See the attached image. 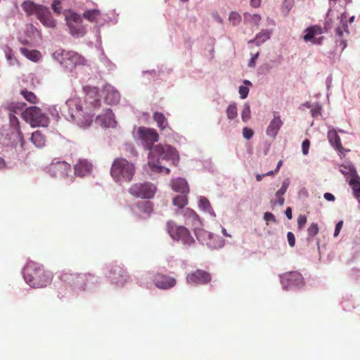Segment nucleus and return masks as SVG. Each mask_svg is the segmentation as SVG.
Returning <instances> with one entry per match:
<instances>
[{
    "label": "nucleus",
    "instance_id": "nucleus-4",
    "mask_svg": "<svg viewBox=\"0 0 360 360\" xmlns=\"http://www.w3.org/2000/svg\"><path fill=\"white\" fill-rule=\"evenodd\" d=\"M25 283L32 288H43L49 285L53 278L51 271L35 262L30 261L22 269Z\"/></svg>",
    "mask_w": 360,
    "mask_h": 360
},
{
    "label": "nucleus",
    "instance_id": "nucleus-18",
    "mask_svg": "<svg viewBox=\"0 0 360 360\" xmlns=\"http://www.w3.org/2000/svg\"><path fill=\"white\" fill-rule=\"evenodd\" d=\"M0 145L3 147L14 149L16 153L22 150L20 148L18 136H15V133L14 132H0Z\"/></svg>",
    "mask_w": 360,
    "mask_h": 360
},
{
    "label": "nucleus",
    "instance_id": "nucleus-22",
    "mask_svg": "<svg viewBox=\"0 0 360 360\" xmlns=\"http://www.w3.org/2000/svg\"><path fill=\"white\" fill-rule=\"evenodd\" d=\"M327 137L333 148L340 154L345 155V152H347L348 150H345L342 147L340 137L338 134L336 129L330 128L328 131Z\"/></svg>",
    "mask_w": 360,
    "mask_h": 360
},
{
    "label": "nucleus",
    "instance_id": "nucleus-34",
    "mask_svg": "<svg viewBox=\"0 0 360 360\" xmlns=\"http://www.w3.org/2000/svg\"><path fill=\"white\" fill-rule=\"evenodd\" d=\"M271 34V31L269 30H262L259 32L255 39L248 41V44L255 43L257 46H260L266 41H267Z\"/></svg>",
    "mask_w": 360,
    "mask_h": 360
},
{
    "label": "nucleus",
    "instance_id": "nucleus-10",
    "mask_svg": "<svg viewBox=\"0 0 360 360\" xmlns=\"http://www.w3.org/2000/svg\"><path fill=\"white\" fill-rule=\"evenodd\" d=\"M23 120L29 123L32 127H47L49 119L47 115L42 112L41 110L37 106L27 108L21 113Z\"/></svg>",
    "mask_w": 360,
    "mask_h": 360
},
{
    "label": "nucleus",
    "instance_id": "nucleus-46",
    "mask_svg": "<svg viewBox=\"0 0 360 360\" xmlns=\"http://www.w3.org/2000/svg\"><path fill=\"white\" fill-rule=\"evenodd\" d=\"M290 185V181L288 179H285L282 182L281 187L276 192L275 197H283L286 193L288 188Z\"/></svg>",
    "mask_w": 360,
    "mask_h": 360
},
{
    "label": "nucleus",
    "instance_id": "nucleus-45",
    "mask_svg": "<svg viewBox=\"0 0 360 360\" xmlns=\"http://www.w3.org/2000/svg\"><path fill=\"white\" fill-rule=\"evenodd\" d=\"M337 18L340 20V23L341 24L342 30L343 32H345L347 34H349L348 25H347V15L345 12L342 13L340 16H338Z\"/></svg>",
    "mask_w": 360,
    "mask_h": 360
},
{
    "label": "nucleus",
    "instance_id": "nucleus-17",
    "mask_svg": "<svg viewBox=\"0 0 360 360\" xmlns=\"http://www.w3.org/2000/svg\"><path fill=\"white\" fill-rule=\"evenodd\" d=\"M211 278V275L207 271L197 269L188 274L186 281L191 285H205L208 283Z\"/></svg>",
    "mask_w": 360,
    "mask_h": 360
},
{
    "label": "nucleus",
    "instance_id": "nucleus-24",
    "mask_svg": "<svg viewBox=\"0 0 360 360\" xmlns=\"http://www.w3.org/2000/svg\"><path fill=\"white\" fill-rule=\"evenodd\" d=\"M103 94L105 102L108 105L117 104L120 100V93L110 84H105L103 86Z\"/></svg>",
    "mask_w": 360,
    "mask_h": 360
},
{
    "label": "nucleus",
    "instance_id": "nucleus-32",
    "mask_svg": "<svg viewBox=\"0 0 360 360\" xmlns=\"http://www.w3.org/2000/svg\"><path fill=\"white\" fill-rule=\"evenodd\" d=\"M304 32V35L303 39L307 42L311 41L316 35L322 34L323 32L321 27L319 26H311L306 28Z\"/></svg>",
    "mask_w": 360,
    "mask_h": 360
},
{
    "label": "nucleus",
    "instance_id": "nucleus-36",
    "mask_svg": "<svg viewBox=\"0 0 360 360\" xmlns=\"http://www.w3.org/2000/svg\"><path fill=\"white\" fill-rule=\"evenodd\" d=\"M30 141L37 148H41L46 144V137L39 131H36L32 134Z\"/></svg>",
    "mask_w": 360,
    "mask_h": 360
},
{
    "label": "nucleus",
    "instance_id": "nucleus-26",
    "mask_svg": "<svg viewBox=\"0 0 360 360\" xmlns=\"http://www.w3.org/2000/svg\"><path fill=\"white\" fill-rule=\"evenodd\" d=\"M21 7L27 15H35L37 17L46 6L37 4L31 0H25L21 4Z\"/></svg>",
    "mask_w": 360,
    "mask_h": 360
},
{
    "label": "nucleus",
    "instance_id": "nucleus-29",
    "mask_svg": "<svg viewBox=\"0 0 360 360\" xmlns=\"http://www.w3.org/2000/svg\"><path fill=\"white\" fill-rule=\"evenodd\" d=\"M282 125L283 122L280 116L278 115H274L273 120L270 122L266 129V135L273 139L276 138Z\"/></svg>",
    "mask_w": 360,
    "mask_h": 360
},
{
    "label": "nucleus",
    "instance_id": "nucleus-42",
    "mask_svg": "<svg viewBox=\"0 0 360 360\" xmlns=\"http://www.w3.org/2000/svg\"><path fill=\"white\" fill-rule=\"evenodd\" d=\"M336 35L338 39H336V46L341 47V51H342L347 47V41L342 39L343 35V30L340 27L336 28Z\"/></svg>",
    "mask_w": 360,
    "mask_h": 360
},
{
    "label": "nucleus",
    "instance_id": "nucleus-53",
    "mask_svg": "<svg viewBox=\"0 0 360 360\" xmlns=\"http://www.w3.org/2000/svg\"><path fill=\"white\" fill-rule=\"evenodd\" d=\"M61 2L60 0H53L51 4V8L53 11L57 14H60L63 11V8L60 6Z\"/></svg>",
    "mask_w": 360,
    "mask_h": 360
},
{
    "label": "nucleus",
    "instance_id": "nucleus-27",
    "mask_svg": "<svg viewBox=\"0 0 360 360\" xmlns=\"http://www.w3.org/2000/svg\"><path fill=\"white\" fill-rule=\"evenodd\" d=\"M37 18L46 27L54 28L56 26V20L53 18L49 8L46 6L40 12Z\"/></svg>",
    "mask_w": 360,
    "mask_h": 360
},
{
    "label": "nucleus",
    "instance_id": "nucleus-56",
    "mask_svg": "<svg viewBox=\"0 0 360 360\" xmlns=\"http://www.w3.org/2000/svg\"><path fill=\"white\" fill-rule=\"evenodd\" d=\"M263 219L266 221V224H269L270 222L276 223V217L271 212H265L264 214Z\"/></svg>",
    "mask_w": 360,
    "mask_h": 360
},
{
    "label": "nucleus",
    "instance_id": "nucleus-44",
    "mask_svg": "<svg viewBox=\"0 0 360 360\" xmlns=\"http://www.w3.org/2000/svg\"><path fill=\"white\" fill-rule=\"evenodd\" d=\"M250 106L248 103H245L241 111V119L243 122H247L250 119Z\"/></svg>",
    "mask_w": 360,
    "mask_h": 360
},
{
    "label": "nucleus",
    "instance_id": "nucleus-41",
    "mask_svg": "<svg viewBox=\"0 0 360 360\" xmlns=\"http://www.w3.org/2000/svg\"><path fill=\"white\" fill-rule=\"evenodd\" d=\"M227 118L230 120H234L238 116V109L236 103H231L226 110Z\"/></svg>",
    "mask_w": 360,
    "mask_h": 360
},
{
    "label": "nucleus",
    "instance_id": "nucleus-9",
    "mask_svg": "<svg viewBox=\"0 0 360 360\" xmlns=\"http://www.w3.org/2000/svg\"><path fill=\"white\" fill-rule=\"evenodd\" d=\"M113 13L115 14L114 17L108 18V19L103 18L101 11L98 9H88L83 13V18L91 22L95 23L96 26L98 27L96 31V41L99 45L101 44L100 27L106 23L115 25L118 22V13H115L114 11Z\"/></svg>",
    "mask_w": 360,
    "mask_h": 360
},
{
    "label": "nucleus",
    "instance_id": "nucleus-16",
    "mask_svg": "<svg viewBox=\"0 0 360 360\" xmlns=\"http://www.w3.org/2000/svg\"><path fill=\"white\" fill-rule=\"evenodd\" d=\"M146 276V278H152L154 285L161 290H169L176 284V279L167 275L147 272Z\"/></svg>",
    "mask_w": 360,
    "mask_h": 360
},
{
    "label": "nucleus",
    "instance_id": "nucleus-6",
    "mask_svg": "<svg viewBox=\"0 0 360 360\" xmlns=\"http://www.w3.org/2000/svg\"><path fill=\"white\" fill-rule=\"evenodd\" d=\"M52 57L66 72H72L75 68L84 65L86 61L79 53L64 49L56 51L52 53Z\"/></svg>",
    "mask_w": 360,
    "mask_h": 360
},
{
    "label": "nucleus",
    "instance_id": "nucleus-30",
    "mask_svg": "<svg viewBox=\"0 0 360 360\" xmlns=\"http://www.w3.org/2000/svg\"><path fill=\"white\" fill-rule=\"evenodd\" d=\"M172 188L181 193H188L189 188L187 181L183 178L173 179L171 181Z\"/></svg>",
    "mask_w": 360,
    "mask_h": 360
},
{
    "label": "nucleus",
    "instance_id": "nucleus-60",
    "mask_svg": "<svg viewBox=\"0 0 360 360\" xmlns=\"http://www.w3.org/2000/svg\"><path fill=\"white\" fill-rule=\"evenodd\" d=\"M341 304H342V309L345 311H350L352 309L354 308L352 301L349 300H344L342 302Z\"/></svg>",
    "mask_w": 360,
    "mask_h": 360
},
{
    "label": "nucleus",
    "instance_id": "nucleus-8",
    "mask_svg": "<svg viewBox=\"0 0 360 360\" xmlns=\"http://www.w3.org/2000/svg\"><path fill=\"white\" fill-rule=\"evenodd\" d=\"M64 15L68 32L73 37L80 38L86 34V29L79 14L72 10H66Z\"/></svg>",
    "mask_w": 360,
    "mask_h": 360
},
{
    "label": "nucleus",
    "instance_id": "nucleus-35",
    "mask_svg": "<svg viewBox=\"0 0 360 360\" xmlns=\"http://www.w3.org/2000/svg\"><path fill=\"white\" fill-rule=\"evenodd\" d=\"M20 51L27 59L35 63L39 61L41 58V53L37 50H30L27 48L22 47L20 49Z\"/></svg>",
    "mask_w": 360,
    "mask_h": 360
},
{
    "label": "nucleus",
    "instance_id": "nucleus-20",
    "mask_svg": "<svg viewBox=\"0 0 360 360\" xmlns=\"http://www.w3.org/2000/svg\"><path fill=\"white\" fill-rule=\"evenodd\" d=\"M340 172L345 176L349 185H352L355 181H360V177L357 174L354 165L351 162H345L339 167Z\"/></svg>",
    "mask_w": 360,
    "mask_h": 360
},
{
    "label": "nucleus",
    "instance_id": "nucleus-48",
    "mask_svg": "<svg viewBox=\"0 0 360 360\" xmlns=\"http://www.w3.org/2000/svg\"><path fill=\"white\" fill-rule=\"evenodd\" d=\"M229 20L233 24V25L237 26L241 21V16L238 13L231 11L229 16Z\"/></svg>",
    "mask_w": 360,
    "mask_h": 360
},
{
    "label": "nucleus",
    "instance_id": "nucleus-54",
    "mask_svg": "<svg viewBox=\"0 0 360 360\" xmlns=\"http://www.w3.org/2000/svg\"><path fill=\"white\" fill-rule=\"evenodd\" d=\"M124 150L128 153L131 157H135L137 155L135 147L131 143L124 144Z\"/></svg>",
    "mask_w": 360,
    "mask_h": 360
},
{
    "label": "nucleus",
    "instance_id": "nucleus-58",
    "mask_svg": "<svg viewBox=\"0 0 360 360\" xmlns=\"http://www.w3.org/2000/svg\"><path fill=\"white\" fill-rule=\"evenodd\" d=\"M254 132L252 129L245 127L243 129V136L247 139L249 140L253 136Z\"/></svg>",
    "mask_w": 360,
    "mask_h": 360
},
{
    "label": "nucleus",
    "instance_id": "nucleus-62",
    "mask_svg": "<svg viewBox=\"0 0 360 360\" xmlns=\"http://www.w3.org/2000/svg\"><path fill=\"white\" fill-rule=\"evenodd\" d=\"M259 56V53L257 52L255 54H252L251 58L250 59L248 62V67L250 68H253L256 65V60H257L258 57Z\"/></svg>",
    "mask_w": 360,
    "mask_h": 360
},
{
    "label": "nucleus",
    "instance_id": "nucleus-40",
    "mask_svg": "<svg viewBox=\"0 0 360 360\" xmlns=\"http://www.w3.org/2000/svg\"><path fill=\"white\" fill-rule=\"evenodd\" d=\"M172 203L179 209L183 208L188 203L186 193H181L173 198Z\"/></svg>",
    "mask_w": 360,
    "mask_h": 360
},
{
    "label": "nucleus",
    "instance_id": "nucleus-2",
    "mask_svg": "<svg viewBox=\"0 0 360 360\" xmlns=\"http://www.w3.org/2000/svg\"><path fill=\"white\" fill-rule=\"evenodd\" d=\"M148 166L150 170L155 173H164L169 174L170 169L160 165V160L170 162L174 166H177L179 162V154L176 149L167 144H157L148 154Z\"/></svg>",
    "mask_w": 360,
    "mask_h": 360
},
{
    "label": "nucleus",
    "instance_id": "nucleus-52",
    "mask_svg": "<svg viewBox=\"0 0 360 360\" xmlns=\"http://www.w3.org/2000/svg\"><path fill=\"white\" fill-rule=\"evenodd\" d=\"M332 12L331 9H328L327 13H326V20H325V25H324V30L326 32H328L329 30H330L332 27H333V25H332V20L330 18V13Z\"/></svg>",
    "mask_w": 360,
    "mask_h": 360
},
{
    "label": "nucleus",
    "instance_id": "nucleus-39",
    "mask_svg": "<svg viewBox=\"0 0 360 360\" xmlns=\"http://www.w3.org/2000/svg\"><path fill=\"white\" fill-rule=\"evenodd\" d=\"M244 22L249 24L252 26H257L262 19L261 15L259 14H251L245 12L243 14Z\"/></svg>",
    "mask_w": 360,
    "mask_h": 360
},
{
    "label": "nucleus",
    "instance_id": "nucleus-38",
    "mask_svg": "<svg viewBox=\"0 0 360 360\" xmlns=\"http://www.w3.org/2000/svg\"><path fill=\"white\" fill-rule=\"evenodd\" d=\"M153 119L156 122L158 127L161 130H171L168 127V122L165 116L162 112H155L153 114Z\"/></svg>",
    "mask_w": 360,
    "mask_h": 360
},
{
    "label": "nucleus",
    "instance_id": "nucleus-63",
    "mask_svg": "<svg viewBox=\"0 0 360 360\" xmlns=\"http://www.w3.org/2000/svg\"><path fill=\"white\" fill-rule=\"evenodd\" d=\"M310 142L308 139H305L302 143V153L306 155L309 153Z\"/></svg>",
    "mask_w": 360,
    "mask_h": 360
},
{
    "label": "nucleus",
    "instance_id": "nucleus-19",
    "mask_svg": "<svg viewBox=\"0 0 360 360\" xmlns=\"http://www.w3.org/2000/svg\"><path fill=\"white\" fill-rule=\"evenodd\" d=\"M83 91L85 94L86 105H89V107L94 109L98 108L101 106V102L98 98V88L95 86H85L83 87Z\"/></svg>",
    "mask_w": 360,
    "mask_h": 360
},
{
    "label": "nucleus",
    "instance_id": "nucleus-55",
    "mask_svg": "<svg viewBox=\"0 0 360 360\" xmlns=\"http://www.w3.org/2000/svg\"><path fill=\"white\" fill-rule=\"evenodd\" d=\"M186 223L188 224H189L190 223L192 224V225L194 226V229L195 228H198V226H201L202 225V223L200 221V219L199 218V217L198 216V214H196V217H191L187 221Z\"/></svg>",
    "mask_w": 360,
    "mask_h": 360
},
{
    "label": "nucleus",
    "instance_id": "nucleus-1",
    "mask_svg": "<svg viewBox=\"0 0 360 360\" xmlns=\"http://www.w3.org/2000/svg\"><path fill=\"white\" fill-rule=\"evenodd\" d=\"M59 278L70 289L64 295L69 299L77 297L84 293H92L101 284V278L91 272L64 270L60 272Z\"/></svg>",
    "mask_w": 360,
    "mask_h": 360
},
{
    "label": "nucleus",
    "instance_id": "nucleus-51",
    "mask_svg": "<svg viewBox=\"0 0 360 360\" xmlns=\"http://www.w3.org/2000/svg\"><path fill=\"white\" fill-rule=\"evenodd\" d=\"M5 55L10 65H14L15 63H18V60L14 56L11 49H8V50H6L5 51Z\"/></svg>",
    "mask_w": 360,
    "mask_h": 360
},
{
    "label": "nucleus",
    "instance_id": "nucleus-47",
    "mask_svg": "<svg viewBox=\"0 0 360 360\" xmlns=\"http://www.w3.org/2000/svg\"><path fill=\"white\" fill-rule=\"evenodd\" d=\"M100 60L105 65L108 70H113L115 65L108 59L102 51L100 56Z\"/></svg>",
    "mask_w": 360,
    "mask_h": 360
},
{
    "label": "nucleus",
    "instance_id": "nucleus-25",
    "mask_svg": "<svg viewBox=\"0 0 360 360\" xmlns=\"http://www.w3.org/2000/svg\"><path fill=\"white\" fill-rule=\"evenodd\" d=\"M9 123L10 126L15 130V136H18V141H20V148L22 150H27L25 141L24 140L22 133L20 127V122L18 117L12 112L9 113Z\"/></svg>",
    "mask_w": 360,
    "mask_h": 360
},
{
    "label": "nucleus",
    "instance_id": "nucleus-31",
    "mask_svg": "<svg viewBox=\"0 0 360 360\" xmlns=\"http://www.w3.org/2000/svg\"><path fill=\"white\" fill-rule=\"evenodd\" d=\"M225 245V240L217 235L212 233L206 246L210 250H217L222 248Z\"/></svg>",
    "mask_w": 360,
    "mask_h": 360
},
{
    "label": "nucleus",
    "instance_id": "nucleus-43",
    "mask_svg": "<svg viewBox=\"0 0 360 360\" xmlns=\"http://www.w3.org/2000/svg\"><path fill=\"white\" fill-rule=\"evenodd\" d=\"M20 94L24 97V98L26 101H27L28 102H30L31 103H37V98L33 92L29 91L27 89H23V90H21Z\"/></svg>",
    "mask_w": 360,
    "mask_h": 360
},
{
    "label": "nucleus",
    "instance_id": "nucleus-5",
    "mask_svg": "<svg viewBox=\"0 0 360 360\" xmlns=\"http://www.w3.org/2000/svg\"><path fill=\"white\" fill-rule=\"evenodd\" d=\"M102 270L105 278L117 288H123L130 280L127 269L121 262L115 261L107 263Z\"/></svg>",
    "mask_w": 360,
    "mask_h": 360
},
{
    "label": "nucleus",
    "instance_id": "nucleus-28",
    "mask_svg": "<svg viewBox=\"0 0 360 360\" xmlns=\"http://www.w3.org/2000/svg\"><path fill=\"white\" fill-rule=\"evenodd\" d=\"M92 169V164L86 160H79L75 165V174L81 177L89 175Z\"/></svg>",
    "mask_w": 360,
    "mask_h": 360
},
{
    "label": "nucleus",
    "instance_id": "nucleus-57",
    "mask_svg": "<svg viewBox=\"0 0 360 360\" xmlns=\"http://www.w3.org/2000/svg\"><path fill=\"white\" fill-rule=\"evenodd\" d=\"M238 91H239V94H240V98L241 99H245L248 97L250 89L248 86H240Z\"/></svg>",
    "mask_w": 360,
    "mask_h": 360
},
{
    "label": "nucleus",
    "instance_id": "nucleus-21",
    "mask_svg": "<svg viewBox=\"0 0 360 360\" xmlns=\"http://www.w3.org/2000/svg\"><path fill=\"white\" fill-rule=\"evenodd\" d=\"M153 204L150 201L138 202L132 208L133 212L139 218L146 219L153 212Z\"/></svg>",
    "mask_w": 360,
    "mask_h": 360
},
{
    "label": "nucleus",
    "instance_id": "nucleus-37",
    "mask_svg": "<svg viewBox=\"0 0 360 360\" xmlns=\"http://www.w3.org/2000/svg\"><path fill=\"white\" fill-rule=\"evenodd\" d=\"M198 206L201 210L207 212L212 217H216V214L212 208L210 202L207 198L201 196L198 200Z\"/></svg>",
    "mask_w": 360,
    "mask_h": 360
},
{
    "label": "nucleus",
    "instance_id": "nucleus-59",
    "mask_svg": "<svg viewBox=\"0 0 360 360\" xmlns=\"http://www.w3.org/2000/svg\"><path fill=\"white\" fill-rule=\"evenodd\" d=\"M48 110L53 118L56 120H58L60 118L59 111L56 105L50 106Z\"/></svg>",
    "mask_w": 360,
    "mask_h": 360
},
{
    "label": "nucleus",
    "instance_id": "nucleus-61",
    "mask_svg": "<svg viewBox=\"0 0 360 360\" xmlns=\"http://www.w3.org/2000/svg\"><path fill=\"white\" fill-rule=\"evenodd\" d=\"M184 216L187 221L191 217H196V213L193 210L186 208L184 210Z\"/></svg>",
    "mask_w": 360,
    "mask_h": 360
},
{
    "label": "nucleus",
    "instance_id": "nucleus-64",
    "mask_svg": "<svg viewBox=\"0 0 360 360\" xmlns=\"http://www.w3.org/2000/svg\"><path fill=\"white\" fill-rule=\"evenodd\" d=\"M287 239L288 244L290 247H294L295 245V237L292 232L288 231L287 233Z\"/></svg>",
    "mask_w": 360,
    "mask_h": 360
},
{
    "label": "nucleus",
    "instance_id": "nucleus-15",
    "mask_svg": "<svg viewBox=\"0 0 360 360\" xmlns=\"http://www.w3.org/2000/svg\"><path fill=\"white\" fill-rule=\"evenodd\" d=\"M156 191V186L148 181L134 184L129 188L131 195L142 199L153 198Z\"/></svg>",
    "mask_w": 360,
    "mask_h": 360
},
{
    "label": "nucleus",
    "instance_id": "nucleus-49",
    "mask_svg": "<svg viewBox=\"0 0 360 360\" xmlns=\"http://www.w3.org/2000/svg\"><path fill=\"white\" fill-rule=\"evenodd\" d=\"M319 226L316 223H312L307 229V240H309L311 238L315 236L319 233Z\"/></svg>",
    "mask_w": 360,
    "mask_h": 360
},
{
    "label": "nucleus",
    "instance_id": "nucleus-33",
    "mask_svg": "<svg viewBox=\"0 0 360 360\" xmlns=\"http://www.w3.org/2000/svg\"><path fill=\"white\" fill-rule=\"evenodd\" d=\"M195 236L198 240L204 245H206L210 237L212 236V233L209 232L205 229H200V226L194 229Z\"/></svg>",
    "mask_w": 360,
    "mask_h": 360
},
{
    "label": "nucleus",
    "instance_id": "nucleus-23",
    "mask_svg": "<svg viewBox=\"0 0 360 360\" xmlns=\"http://www.w3.org/2000/svg\"><path fill=\"white\" fill-rule=\"evenodd\" d=\"M96 122L105 128H114L117 124L115 115L110 108L106 109L103 114L98 115L96 117Z\"/></svg>",
    "mask_w": 360,
    "mask_h": 360
},
{
    "label": "nucleus",
    "instance_id": "nucleus-3",
    "mask_svg": "<svg viewBox=\"0 0 360 360\" xmlns=\"http://www.w3.org/2000/svg\"><path fill=\"white\" fill-rule=\"evenodd\" d=\"M60 112L67 120L77 124L80 128H86L93 121L94 114L89 111H84L82 101L78 97L68 99L60 109Z\"/></svg>",
    "mask_w": 360,
    "mask_h": 360
},
{
    "label": "nucleus",
    "instance_id": "nucleus-13",
    "mask_svg": "<svg viewBox=\"0 0 360 360\" xmlns=\"http://www.w3.org/2000/svg\"><path fill=\"white\" fill-rule=\"evenodd\" d=\"M167 228L169 236L173 240L181 241L186 246H191L195 243V240L186 227L177 226L174 222L169 221Z\"/></svg>",
    "mask_w": 360,
    "mask_h": 360
},
{
    "label": "nucleus",
    "instance_id": "nucleus-11",
    "mask_svg": "<svg viewBox=\"0 0 360 360\" xmlns=\"http://www.w3.org/2000/svg\"><path fill=\"white\" fill-rule=\"evenodd\" d=\"M134 136L148 152L153 148L154 143L159 139V135L155 129L145 127H138L136 131H134Z\"/></svg>",
    "mask_w": 360,
    "mask_h": 360
},
{
    "label": "nucleus",
    "instance_id": "nucleus-50",
    "mask_svg": "<svg viewBox=\"0 0 360 360\" xmlns=\"http://www.w3.org/2000/svg\"><path fill=\"white\" fill-rule=\"evenodd\" d=\"M352 188L354 195L360 203V181H356L352 185H350Z\"/></svg>",
    "mask_w": 360,
    "mask_h": 360
},
{
    "label": "nucleus",
    "instance_id": "nucleus-12",
    "mask_svg": "<svg viewBox=\"0 0 360 360\" xmlns=\"http://www.w3.org/2000/svg\"><path fill=\"white\" fill-rule=\"evenodd\" d=\"M46 172L53 177L63 179L67 184L73 181L70 165L65 161H53Z\"/></svg>",
    "mask_w": 360,
    "mask_h": 360
},
{
    "label": "nucleus",
    "instance_id": "nucleus-7",
    "mask_svg": "<svg viewBox=\"0 0 360 360\" xmlns=\"http://www.w3.org/2000/svg\"><path fill=\"white\" fill-rule=\"evenodd\" d=\"M135 173L133 163L124 158H116L112 162L110 174L117 182L130 181Z\"/></svg>",
    "mask_w": 360,
    "mask_h": 360
},
{
    "label": "nucleus",
    "instance_id": "nucleus-14",
    "mask_svg": "<svg viewBox=\"0 0 360 360\" xmlns=\"http://www.w3.org/2000/svg\"><path fill=\"white\" fill-rule=\"evenodd\" d=\"M281 284L283 290H294L300 289L304 285V278L297 271H289L279 276Z\"/></svg>",
    "mask_w": 360,
    "mask_h": 360
}]
</instances>
